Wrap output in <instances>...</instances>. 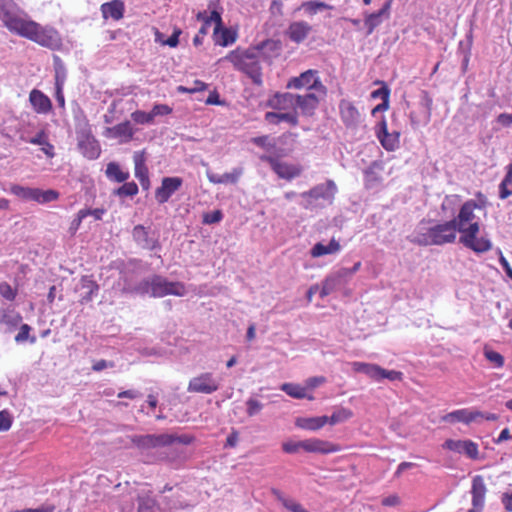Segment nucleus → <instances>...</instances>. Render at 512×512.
I'll use <instances>...</instances> for the list:
<instances>
[{"mask_svg":"<svg viewBox=\"0 0 512 512\" xmlns=\"http://www.w3.org/2000/svg\"><path fill=\"white\" fill-rule=\"evenodd\" d=\"M302 449L309 453L321 454H330L339 451L337 445L317 438L303 440Z\"/></svg>","mask_w":512,"mask_h":512,"instance_id":"nucleus-24","label":"nucleus"},{"mask_svg":"<svg viewBox=\"0 0 512 512\" xmlns=\"http://www.w3.org/2000/svg\"><path fill=\"white\" fill-rule=\"evenodd\" d=\"M312 31V26L305 21L292 22L286 31L288 38L296 43L300 44L303 42Z\"/></svg>","mask_w":512,"mask_h":512,"instance_id":"nucleus-25","label":"nucleus"},{"mask_svg":"<svg viewBox=\"0 0 512 512\" xmlns=\"http://www.w3.org/2000/svg\"><path fill=\"white\" fill-rule=\"evenodd\" d=\"M30 331H31V327L28 324H22L20 326V330H19L18 334L15 336V341L17 343H23V342L29 340L31 343H35L36 337L35 336L30 337Z\"/></svg>","mask_w":512,"mask_h":512,"instance_id":"nucleus-48","label":"nucleus"},{"mask_svg":"<svg viewBox=\"0 0 512 512\" xmlns=\"http://www.w3.org/2000/svg\"><path fill=\"white\" fill-rule=\"evenodd\" d=\"M29 101L33 109L39 114H46L52 108L51 100L42 91L33 89L29 94Z\"/></svg>","mask_w":512,"mask_h":512,"instance_id":"nucleus-26","label":"nucleus"},{"mask_svg":"<svg viewBox=\"0 0 512 512\" xmlns=\"http://www.w3.org/2000/svg\"><path fill=\"white\" fill-rule=\"evenodd\" d=\"M272 494L275 496V498L282 503V505L287 509L289 510L290 507L296 502L294 501L293 499L291 498H287L284 496V494L277 490V489H272Z\"/></svg>","mask_w":512,"mask_h":512,"instance_id":"nucleus-62","label":"nucleus"},{"mask_svg":"<svg viewBox=\"0 0 512 512\" xmlns=\"http://www.w3.org/2000/svg\"><path fill=\"white\" fill-rule=\"evenodd\" d=\"M107 132L112 134L114 138H125L129 141L133 138L134 131L129 121L122 122L113 127L107 128Z\"/></svg>","mask_w":512,"mask_h":512,"instance_id":"nucleus-36","label":"nucleus"},{"mask_svg":"<svg viewBox=\"0 0 512 512\" xmlns=\"http://www.w3.org/2000/svg\"><path fill=\"white\" fill-rule=\"evenodd\" d=\"M183 184V179L180 177H164L161 180V186L155 191V199L159 204H164L169 201L171 196L178 191Z\"/></svg>","mask_w":512,"mask_h":512,"instance_id":"nucleus-16","label":"nucleus"},{"mask_svg":"<svg viewBox=\"0 0 512 512\" xmlns=\"http://www.w3.org/2000/svg\"><path fill=\"white\" fill-rule=\"evenodd\" d=\"M259 159L262 162L268 163L271 169L277 174V176L285 180H292L300 176L302 172L301 167L282 162L277 157L272 155H261Z\"/></svg>","mask_w":512,"mask_h":512,"instance_id":"nucleus-11","label":"nucleus"},{"mask_svg":"<svg viewBox=\"0 0 512 512\" xmlns=\"http://www.w3.org/2000/svg\"><path fill=\"white\" fill-rule=\"evenodd\" d=\"M157 509H162L160 504H157L155 499L149 494H142L137 498L136 508L134 504L123 505L121 512H156Z\"/></svg>","mask_w":512,"mask_h":512,"instance_id":"nucleus-22","label":"nucleus"},{"mask_svg":"<svg viewBox=\"0 0 512 512\" xmlns=\"http://www.w3.org/2000/svg\"><path fill=\"white\" fill-rule=\"evenodd\" d=\"M132 235L137 244L144 249L154 250L158 247V241L151 237L148 230L142 225L135 226Z\"/></svg>","mask_w":512,"mask_h":512,"instance_id":"nucleus-27","label":"nucleus"},{"mask_svg":"<svg viewBox=\"0 0 512 512\" xmlns=\"http://www.w3.org/2000/svg\"><path fill=\"white\" fill-rule=\"evenodd\" d=\"M131 118L137 124H152L154 121L152 119L150 112H145L142 110H136L131 114Z\"/></svg>","mask_w":512,"mask_h":512,"instance_id":"nucleus-50","label":"nucleus"},{"mask_svg":"<svg viewBox=\"0 0 512 512\" xmlns=\"http://www.w3.org/2000/svg\"><path fill=\"white\" fill-rule=\"evenodd\" d=\"M472 508L468 512H482L485 506L487 487L483 476L476 475L472 479L471 491Z\"/></svg>","mask_w":512,"mask_h":512,"instance_id":"nucleus-15","label":"nucleus"},{"mask_svg":"<svg viewBox=\"0 0 512 512\" xmlns=\"http://www.w3.org/2000/svg\"><path fill=\"white\" fill-rule=\"evenodd\" d=\"M208 14L207 11H199L196 15V19L198 21H201L203 24L200 28V33L203 35H206L209 30V20H208Z\"/></svg>","mask_w":512,"mask_h":512,"instance_id":"nucleus-63","label":"nucleus"},{"mask_svg":"<svg viewBox=\"0 0 512 512\" xmlns=\"http://www.w3.org/2000/svg\"><path fill=\"white\" fill-rule=\"evenodd\" d=\"M10 192L22 200L35 201L40 204L56 201L60 196L59 193L53 189L44 191L39 188L24 187L18 184L12 185Z\"/></svg>","mask_w":512,"mask_h":512,"instance_id":"nucleus-7","label":"nucleus"},{"mask_svg":"<svg viewBox=\"0 0 512 512\" xmlns=\"http://www.w3.org/2000/svg\"><path fill=\"white\" fill-rule=\"evenodd\" d=\"M327 94H321L318 91L305 92L304 94L294 93V110L299 109L305 116H312L318 108L320 101Z\"/></svg>","mask_w":512,"mask_h":512,"instance_id":"nucleus-13","label":"nucleus"},{"mask_svg":"<svg viewBox=\"0 0 512 512\" xmlns=\"http://www.w3.org/2000/svg\"><path fill=\"white\" fill-rule=\"evenodd\" d=\"M242 174V169L235 168L232 172L222 174L223 184L232 183L235 184L238 182L240 176Z\"/></svg>","mask_w":512,"mask_h":512,"instance_id":"nucleus-59","label":"nucleus"},{"mask_svg":"<svg viewBox=\"0 0 512 512\" xmlns=\"http://www.w3.org/2000/svg\"><path fill=\"white\" fill-rule=\"evenodd\" d=\"M377 138L387 151H394L399 146L400 134L398 132L389 133L385 120L378 125Z\"/></svg>","mask_w":512,"mask_h":512,"instance_id":"nucleus-23","label":"nucleus"},{"mask_svg":"<svg viewBox=\"0 0 512 512\" xmlns=\"http://www.w3.org/2000/svg\"><path fill=\"white\" fill-rule=\"evenodd\" d=\"M286 87L288 89L306 90V92L318 91L321 94H327V88L322 83L317 70L309 69L302 72L299 76L291 77Z\"/></svg>","mask_w":512,"mask_h":512,"instance_id":"nucleus-6","label":"nucleus"},{"mask_svg":"<svg viewBox=\"0 0 512 512\" xmlns=\"http://www.w3.org/2000/svg\"><path fill=\"white\" fill-rule=\"evenodd\" d=\"M479 416H482L481 411L463 408L445 414L442 421L451 424L460 422L469 425L472 422H477Z\"/></svg>","mask_w":512,"mask_h":512,"instance_id":"nucleus-21","label":"nucleus"},{"mask_svg":"<svg viewBox=\"0 0 512 512\" xmlns=\"http://www.w3.org/2000/svg\"><path fill=\"white\" fill-rule=\"evenodd\" d=\"M0 295L8 301H13L16 298L17 290L12 288L7 282H1Z\"/></svg>","mask_w":512,"mask_h":512,"instance_id":"nucleus-52","label":"nucleus"},{"mask_svg":"<svg viewBox=\"0 0 512 512\" xmlns=\"http://www.w3.org/2000/svg\"><path fill=\"white\" fill-rule=\"evenodd\" d=\"M340 244L335 239H331V241L324 245L322 243H316L313 248L311 249V255L313 257H321L328 254H334L340 251Z\"/></svg>","mask_w":512,"mask_h":512,"instance_id":"nucleus-35","label":"nucleus"},{"mask_svg":"<svg viewBox=\"0 0 512 512\" xmlns=\"http://www.w3.org/2000/svg\"><path fill=\"white\" fill-rule=\"evenodd\" d=\"M100 9L105 19L112 18L113 20H120L123 18L125 5L122 0H112L103 3Z\"/></svg>","mask_w":512,"mask_h":512,"instance_id":"nucleus-29","label":"nucleus"},{"mask_svg":"<svg viewBox=\"0 0 512 512\" xmlns=\"http://www.w3.org/2000/svg\"><path fill=\"white\" fill-rule=\"evenodd\" d=\"M138 193V186L135 182H125L114 191L120 197H132Z\"/></svg>","mask_w":512,"mask_h":512,"instance_id":"nucleus-46","label":"nucleus"},{"mask_svg":"<svg viewBox=\"0 0 512 512\" xmlns=\"http://www.w3.org/2000/svg\"><path fill=\"white\" fill-rule=\"evenodd\" d=\"M106 175L109 179L119 183L125 182L129 178V173L122 171L120 166L115 162H111L107 165Z\"/></svg>","mask_w":512,"mask_h":512,"instance_id":"nucleus-39","label":"nucleus"},{"mask_svg":"<svg viewBox=\"0 0 512 512\" xmlns=\"http://www.w3.org/2000/svg\"><path fill=\"white\" fill-rule=\"evenodd\" d=\"M480 226L477 222L469 224L464 233L461 234L459 242L475 253H485L492 248V242L487 237H478Z\"/></svg>","mask_w":512,"mask_h":512,"instance_id":"nucleus-8","label":"nucleus"},{"mask_svg":"<svg viewBox=\"0 0 512 512\" xmlns=\"http://www.w3.org/2000/svg\"><path fill=\"white\" fill-rule=\"evenodd\" d=\"M300 9H303L306 13L310 15H314L321 10L332 9V6L322 1L311 0L303 2L302 5L300 6Z\"/></svg>","mask_w":512,"mask_h":512,"instance_id":"nucleus-42","label":"nucleus"},{"mask_svg":"<svg viewBox=\"0 0 512 512\" xmlns=\"http://www.w3.org/2000/svg\"><path fill=\"white\" fill-rule=\"evenodd\" d=\"M27 15L14 0H0V19L11 33L14 32Z\"/></svg>","mask_w":512,"mask_h":512,"instance_id":"nucleus-9","label":"nucleus"},{"mask_svg":"<svg viewBox=\"0 0 512 512\" xmlns=\"http://www.w3.org/2000/svg\"><path fill=\"white\" fill-rule=\"evenodd\" d=\"M55 86H64L66 81V69L59 56H54Z\"/></svg>","mask_w":512,"mask_h":512,"instance_id":"nucleus-44","label":"nucleus"},{"mask_svg":"<svg viewBox=\"0 0 512 512\" xmlns=\"http://www.w3.org/2000/svg\"><path fill=\"white\" fill-rule=\"evenodd\" d=\"M442 447L444 449L464 454L470 459H478L479 456V449L478 444L475 443L472 440H453V439H447Z\"/></svg>","mask_w":512,"mask_h":512,"instance_id":"nucleus-17","label":"nucleus"},{"mask_svg":"<svg viewBox=\"0 0 512 512\" xmlns=\"http://www.w3.org/2000/svg\"><path fill=\"white\" fill-rule=\"evenodd\" d=\"M164 500H167L165 503V506L162 508L164 510L172 511V510L192 507V505L181 500V495H177V497L175 499H170V500H168L167 497H164Z\"/></svg>","mask_w":512,"mask_h":512,"instance_id":"nucleus-47","label":"nucleus"},{"mask_svg":"<svg viewBox=\"0 0 512 512\" xmlns=\"http://www.w3.org/2000/svg\"><path fill=\"white\" fill-rule=\"evenodd\" d=\"M267 106L275 110L294 109V93H275L267 101Z\"/></svg>","mask_w":512,"mask_h":512,"instance_id":"nucleus-28","label":"nucleus"},{"mask_svg":"<svg viewBox=\"0 0 512 512\" xmlns=\"http://www.w3.org/2000/svg\"><path fill=\"white\" fill-rule=\"evenodd\" d=\"M280 389L285 392L287 395H289L292 398L295 399H304L308 398L310 400L313 399L312 396H307L306 387H302L299 384L295 383H284L281 385Z\"/></svg>","mask_w":512,"mask_h":512,"instance_id":"nucleus-37","label":"nucleus"},{"mask_svg":"<svg viewBox=\"0 0 512 512\" xmlns=\"http://www.w3.org/2000/svg\"><path fill=\"white\" fill-rule=\"evenodd\" d=\"M268 44H273V42L264 41L254 49L233 50L228 53L225 59L230 61L236 70L246 74L255 85L261 86L263 84L262 68L258 59V52Z\"/></svg>","mask_w":512,"mask_h":512,"instance_id":"nucleus-2","label":"nucleus"},{"mask_svg":"<svg viewBox=\"0 0 512 512\" xmlns=\"http://www.w3.org/2000/svg\"><path fill=\"white\" fill-rule=\"evenodd\" d=\"M484 356L488 361L493 363L497 368H501L504 365V358L503 356L491 349H488L487 347L484 348Z\"/></svg>","mask_w":512,"mask_h":512,"instance_id":"nucleus-49","label":"nucleus"},{"mask_svg":"<svg viewBox=\"0 0 512 512\" xmlns=\"http://www.w3.org/2000/svg\"><path fill=\"white\" fill-rule=\"evenodd\" d=\"M82 288L86 289L85 295L82 296V302H90L93 297L98 293L99 286L98 284L89 279L88 277H83L81 280Z\"/></svg>","mask_w":512,"mask_h":512,"instance_id":"nucleus-40","label":"nucleus"},{"mask_svg":"<svg viewBox=\"0 0 512 512\" xmlns=\"http://www.w3.org/2000/svg\"><path fill=\"white\" fill-rule=\"evenodd\" d=\"M457 231L455 221L449 220L428 228L419 227L413 241L421 246H441L455 242Z\"/></svg>","mask_w":512,"mask_h":512,"instance_id":"nucleus-4","label":"nucleus"},{"mask_svg":"<svg viewBox=\"0 0 512 512\" xmlns=\"http://www.w3.org/2000/svg\"><path fill=\"white\" fill-rule=\"evenodd\" d=\"M352 368L355 372L363 373L374 381H382V373H384V369L377 364L353 362Z\"/></svg>","mask_w":512,"mask_h":512,"instance_id":"nucleus-31","label":"nucleus"},{"mask_svg":"<svg viewBox=\"0 0 512 512\" xmlns=\"http://www.w3.org/2000/svg\"><path fill=\"white\" fill-rule=\"evenodd\" d=\"M477 207L478 205L474 200H468L461 206L457 217L450 219V221H455V226L458 232L461 234L465 232L468 228L466 224H471L472 220L475 218L474 210Z\"/></svg>","mask_w":512,"mask_h":512,"instance_id":"nucleus-20","label":"nucleus"},{"mask_svg":"<svg viewBox=\"0 0 512 512\" xmlns=\"http://www.w3.org/2000/svg\"><path fill=\"white\" fill-rule=\"evenodd\" d=\"M389 96H390V89L384 83H382V86L379 89H376V90L372 91V93H371V97L373 99L379 98L382 101H389Z\"/></svg>","mask_w":512,"mask_h":512,"instance_id":"nucleus-57","label":"nucleus"},{"mask_svg":"<svg viewBox=\"0 0 512 512\" xmlns=\"http://www.w3.org/2000/svg\"><path fill=\"white\" fill-rule=\"evenodd\" d=\"M328 422V416L319 417H299L295 425L301 429L316 431L322 428Z\"/></svg>","mask_w":512,"mask_h":512,"instance_id":"nucleus-33","label":"nucleus"},{"mask_svg":"<svg viewBox=\"0 0 512 512\" xmlns=\"http://www.w3.org/2000/svg\"><path fill=\"white\" fill-rule=\"evenodd\" d=\"M135 165V177L139 180L144 189L150 185L148 168L145 165V158L142 153L136 152L133 156Z\"/></svg>","mask_w":512,"mask_h":512,"instance_id":"nucleus-30","label":"nucleus"},{"mask_svg":"<svg viewBox=\"0 0 512 512\" xmlns=\"http://www.w3.org/2000/svg\"><path fill=\"white\" fill-rule=\"evenodd\" d=\"M87 217V212H83L82 210H79L76 217L72 220L69 232L71 235H74L77 230L79 229L82 221Z\"/></svg>","mask_w":512,"mask_h":512,"instance_id":"nucleus-58","label":"nucleus"},{"mask_svg":"<svg viewBox=\"0 0 512 512\" xmlns=\"http://www.w3.org/2000/svg\"><path fill=\"white\" fill-rule=\"evenodd\" d=\"M343 285V283L332 273L328 275L320 288V297L323 299L326 296L330 295L334 292L338 287Z\"/></svg>","mask_w":512,"mask_h":512,"instance_id":"nucleus-38","label":"nucleus"},{"mask_svg":"<svg viewBox=\"0 0 512 512\" xmlns=\"http://www.w3.org/2000/svg\"><path fill=\"white\" fill-rule=\"evenodd\" d=\"M150 113L154 120L157 116H165L172 113V108L167 104H155Z\"/></svg>","mask_w":512,"mask_h":512,"instance_id":"nucleus-55","label":"nucleus"},{"mask_svg":"<svg viewBox=\"0 0 512 512\" xmlns=\"http://www.w3.org/2000/svg\"><path fill=\"white\" fill-rule=\"evenodd\" d=\"M460 203V198L457 195L446 196L441 204V209L446 213L447 217H455L456 208Z\"/></svg>","mask_w":512,"mask_h":512,"instance_id":"nucleus-41","label":"nucleus"},{"mask_svg":"<svg viewBox=\"0 0 512 512\" xmlns=\"http://www.w3.org/2000/svg\"><path fill=\"white\" fill-rule=\"evenodd\" d=\"M124 292L140 296L149 295L153 298H162L167 295L185 296L187 290L182 282L169 281L161 275L145 278L131 287H125Z\"/></svg>","mask_w":512,"mask_h":512,"instance_id":"nucleus-1","label":"nucleus"},{"mask_svg":"<svg viewBox=\"0 0 512 512\" xmlns=\"http://www.w3.org/2000/svg\"><path fill=\"white\" fill-rule=\"evenodd\" d=\"M218 7H219V1L218 0L210 1L209 4H208V8L211 9V14L208 17L209 26L211 25L212 22H214L215 23V28H221L222 24H223L222 23L221 12L218 11Z\"/></svg>","mask_w":512,"mask_h":512,"instance_id":"nucleus-45","label":"nucleus"},{"mask_svg":"<svg viewBox=\"0 0 512 512\" xmlns=\"http://www.w3.org/2000/svg\"><path fill=\"white\" fill-rule=\"evenodd\" d=\"M13 33L49 49H55L61 43V38L56 29L50 26H42L28 15Z\"/></svg>","mask_w":512,"mask_h":512,"instance_id":"nucleus-3","label":"nucleus"},{"mask_svg":"<svg viewBox=\"0 0 512 512\" xmlns=\"http://www.w3.org/2000/svg\"><path fill=\"white\" fill-rule=\"evenodd\" d=\"M247 414L252 417L257 415L263 408V404L254 398H249L246 401Z\"/></svg>","mask_w":512,"mask_h":512,"instance_id":"nucleus-54","label":"nucleus"},{"mask_svg":"<svg viewBox=\"0 0 512 512\" xmlns=\"http://www.w3.org/2000/svg\"><path fill=\"white\" fill-rule=\"evenodd\" d=\"M181 34L180 29H175L172 35L165 41H162L160 37L162 34L160 32L156 33V41L161 42L163 45H168L169 47H176L179 44V36Z\"/></svg>","mask_w":512,"mask_h":512,"instance_id":"nucleus-51","label":"nucleus"},{"mask_svg":"<svg viewBox=\"0 0 512 512\" xmlns=\"http://www.w3.org/2000/svg\"><path fill=\"white\" fill-rule=\"evenodd\" d=\"M393 1L386 0L378 11L365 15L364 25L367 29V36L371 35L378 26L390 18Z\"/></svg>","mask_w":512,"mask_h":512,"instance_id":"nucleus-14","label":"nucleus"},{"mask_svg":"<svg viewBox=\"0 0 512 512\" xmlns=\"http://www.w3.org/2000/svg\"><path fill=\"white\" fill-rule=\"evenodd\" d=\"M22 321L19 312L12 308L0 307V324L7 326L8 331H13Z\"/></svg>","mask_w":512,"mask_h":512,"instance_id":"nucleus-32","label":"nucleus"},{"mask_svg":"<svg viewBox=\"0 0 512 512\" xmlns=\"http://www.w3.org/2000/svg\"><path fill=\"white\" fill-rule=\"evenodd\" d=\"M213 38L216 45L227 47L236 41L237 34L228 28H214Z\"/></svg>","mask_w":512,"mask_h":512,"instance_id":"nucleus-34","label":"nucleus"},{"mask_svg":"<svg viewBox=\"0 0 512 512\" xmlns=\"http://www.w3.org/2000/svg\"><path fill=\"white\" fill-rule=\"evenodd\" d=\"M223 213L221 210H214L203 215L204 224H215L222 220Z\"/></svg>","mask_w":512,"mask_h":512,"instance_id":"nucleus-56","label":"nucleus"},{"mask_svg":"<svg viewBox=\"0 0 512 512\" xmlns=\"http://www.w3.org/2000/svg\"><path fill=\"white\" fill-rule=\"evenodd\" d=\"M339 112L342 122L347 128H356L361 122V115L354 104L346 99L339 103Z\"/></svg>","mask_w":512,"mask_h":512,"instance_id":"nucleus-19","label":"nucleus"},{"mask_svg":"<svg viewBox=\"0 0 512 512\" xmlns=\"http://www.w3.org/2000/svg\"><path fill=\"white\" fill-rule=\"evenodd\" d=\"M280 122H287L292 126L298 125V115L297 112H288V113H280Z\"/></svg>","mask_w":512,"mask_h":512,"instance_id":"nucleus-64","label":"nucleus"},{"mask_svg":"<svg viewBox=\"0 0 512 512\" xmlns=\"http://www.w3.org/2000/svg\"><path fill=\"white\" fill-rule=\"evenodd\" d=\"M220 388V382L211 372H203L190 379L187 391L190 393L212 394Z\"/></svg>","mask_w":512,"mask_h":512,"instance_id":"nucleus-10","label":"nucleus"},{"mask_svg":"<svg viewBox=\"0 0 512 512\" xmlns=\"http://www.w3.org/2000/svg\"><path fill=\"white\" fill-rule=\"evenodd\" d=\"M302 445L303 441H287L282 444V449L286 453L293 454L302 449Z\"/></svg>","mask_w":512,"mask_h":512,"instance_id":"nucleus-60","label":"nucleus"},{"mask_svg":"<svg viewBox=\"0 0 512 512\" xmlns=\"http://www.w3.org/2000/svg\"><path fill=\"white\" fill-rule=\"evenodd\" d=\"M175 440L176 438L170 434H146L131 437L132 443L142 450L165 447L172 444Z\"/></svg>","mask_w":512,"mask_h":512,"instance_id":"nucleus-12","label":"nucleus"},{"mask_svg":"<svg viewBox=\"0 0 512 512\" xmlns=\"http://www.w3.org/2000/svg\"><path fill=\"white\" fill-rule=\"evenodd\" d=\"M78 147L81 153L88 159H97L100 156L101 149L98 141L90 132L83 131L78 134Z\"/></svg>","mask_w":512,"mask_h":512,"instance_id":"nucleus-18","label":"nucleus"},{"mask_svg":"<svg viewBox=\"0 0 512 512\" xmlns=\"http://www.w3.org/2000/svg\"><path fill=\"white\" fill-rule=\"evenodd\" d=\"M12 425V418L10 414L3 410L0 411V432L8 431Z\"/></svg>","mask_w":512,"mask_h":512,"instance_id":"nucleus-61","label":"nucleus"},{"mask_svg":"<svg viewBox=\"0 0 512 512\" xmlns=\"http://www.w3.org/2000/svg\"><path fill=\"white\" fill-rule=\"evenodd\" d=\"M338 189L333 180H327L312 187L309 191L300 194V205L309 211L323 208L326 204H332Z\"/></svg>","mask_w":512,"mask_h":512,"instance_id":"nucleus-5","label":"nucleus"},{"mask_svg":"<svg viewBox=\"0 0 512 512\" xmlns=\"http://www.w3.org/2000/svg\"><path fill=\"white\" fill-rule=\"evenodd\" d=\"M21 140L24 142L33 144V145H40L46 144V141L48 140V136L44 130H40L37 132V134L34 137L26 138L24 136H21Z\"/></svg>","mask_w":512,"mask_h":512,"instance_id":"nucleus-53","label":"nucleus"},{"mask_svg":"<svg viewBox=\"0 0 512 512\" xmlns=\"http://www.w3.org/2000/svg\"><path fill=\"white\" fill-rule=\"evenodd\" d=\"M352 415L353 414H352L351 410H349L347 408H343V407L339 408V409L335 410L331 416H328L327 424L336 425L339 423H343V422L347 421L348 419H350L352 417Z\"/></svg>","mask_w":512,"mask_h":512,"instance_id":"nucleus-43","label":"nucleus"}]
</instances>
